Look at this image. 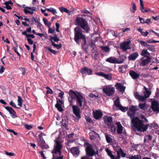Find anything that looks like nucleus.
<instances>
[{
	"label": "nucleus",
	"mask_w": 159,
	"mask_h": 159,
	"mask_svg": "<svg viewBox=\"0 0 159 159\" xmlns=\"http://www.w3.org/2000/svg\"><path fill=\"white\" fill-rule=\"evenodd\" d=\"M68 94V100L70 106H72L73 114L76 116L74 117V120L77 122L81 118V112L79 107H81L82 103H85V98L80 92L71 89L70 90Z\"/></svg>",
	"instance_id": "obj_1"
},
{
	"label": "nucleus",
	"mask_w": 159,
	"mask_h": 159,
	"mask_svg": "<svg viewBox=\"0 0 159 159\" xmlns=\"http://www.w3.org/2000/svg\"><path fill=\"white\" fill-rule=\"evenodd\" d=\"M74 39L77 44L81 45L82 49L86 53L88 54V49L90 44L87 43L85 36L84 34L79 28L76 27L74 30Z\"/></svg>",
	"instance_id": "obj_2"
},
{
	"label": "nucleus",
	"mask_w": 159,
	"mask_h": 159,
	"mask_svg": "<svg viewBox=\"0 0 159 159\" xmlns=\"http://www.w3.org/2000/svg\"><path fill=\"white\" fill-rule=\"evenodd\" d=\"M75 23L84 30L86 33H88L90 28L87 21L83 17H78L75 20Z\"/></svg>",
	"instance_id": "obj_3"
},
{
	"label": "nucleus",
	"mask_w": 159,
	"mask_h": 159,
	"mask_svg": "<svg viewBox=\"0 0 159 159\" xmlns=\"http://www.w3.org/2000/svg\"><path fill=\"white\" fill-rule=\"evenodd\" d=\"M131 123L133 126L138 131L142 132L144 124L143 121L137 117H134L131 120Z\"/></svg>",
	"instance_id": "obj_4"
},
{
	"label": "nucleus",
	"mask_w": 159,
	"mask_h": 159,
	"mask_svg": "<svg viewBox=\"0 0 159 159\" xmlns=\"http://www.w3.org/2000/svg\"><path fill=\"white\" fill-rule=\"evenodd\" d=\"M56 143L54 144L53 149L52 151V156H60L61 154V150L62 148V145L60 142L58 140H55Z\"/></svg>",
	"instance_id": "obj_5"
},
{
	"label": "nucleus",
	"mask_w": 159,
	"mask_h": 159,
	"mask_svg": "<svg viewBox=\"0 0 159 159\" xmlns=\"http://www.w3.org/2000/svg\"><path fill=\"white\" fill-rule=\"evenodd\" d=\"M103 91L108 96L112 95L115 92V89L113 87L104 86L103 88Z\"/></svg>",
	"instance_id": "obj_6"
},
{
	"label": "nucleus",
	"mask_w": 159,
	"mask_h": 159,
	"mask_svg": "<svg viewBox=\"0 0 159 159\" xmlns=\"http://www.w3.org/2000/svg\"><path fill=\"white\" fill-rule=\"evenodd\" d=\"M124 59L120 60L115 57H111L106 60V61L111 64H120L123 63Z\"/></svg>",
	"instance_id": "obj_7"
},
{
	"label": "nucleus",
	"mask_w": 159,
	"mask_h": 159,
	"mask_svg": "<svg viewBox=\"0 0 159 159\" xmlns=\"http://www.w3.org/2000/svg\"><path fill=\"white\" fill-rule=\"evenodd\" d=\"M86 154L89 157H92L94 155V150L93 148L92 145L88 143L85 149Z\"/></svg>",
	"instance_id": "obj_8"
},
{
	"label": "nucleus",
	"mask_w": 159,
	"mask_h": 159,
	"mask_svg": "<svg viewBox=\"0 0 159 159\" xmlns=\"http://www.w3.org/2000/svg\"><path fill=\"white\" fill-rule=\"evenodd\" d=\"M144 57H143L141 58L142 60L140 65L142 66H144L148 64L151 61L152 58L150 57H147L146 59Z\"/></svg>",
	"instance_id": "obj_9"
},
{
	"label": "nucleus",
	"mask_w": 159,
	"mask_h": 159,
	"mask_svg": "<svg viewBox=\"0 0 159 159\" xmlns=\"http://www.w3.org/2000/svg\"><path fill=\"white\" fill-rule=\"evenodd\" d=\"M130 42V41L124 42L120 45V48L125 52L128 49H130V48L129 46Z\"/></svg>",
	"instance_id": "obj_10"
},
{
	"label": "nucleus",
	"mask_w": 159,
	"mask_h": 159,
	"mask_svg": "<svg viewBox=\"0 0 159 159\" xmlns=\"http://www.w3.org/2000/svg\"><path fill=\"white\" fill-rule=\"evenodd\" d=\"M139 110V109L138 108V107L137 106L131 105L129 109V111L132 112V115L129 111H128L127 114L129 116H130V118H131L132 117V115L135 113V112Z\"/></svg>",
	"instance_id": "obj_11"
},
{
	"label": "nucleus",
	"mask_w": 159,
	"mask_h": 159,
	"mask_svg": "<svg viewBox=\"0 0 159 159\" xmlns=\"http://www.w3.org/2000/svg\"><path fill=\"white\" fill-rule=\"evenodd\" d=\"M106 151L107 153V155L109 156L111 159H120V153L119 152H117V156L115 157V156L113 155L112 152L108 148L106 149Z\"/></svg>",
	"instance_id": "obj_12"
},
{
	"label": "nucleus",
	"mask_w": 159,
	"mask_h": 159,
	"mask_svg": "<svg viewBox=\"0 0 159 159\" xmlns=\"http://www.w3.org/2000/svg\"><path fill=\"white\" fill-rule=\"evenodd\" d=\"M104 121L105 123L106 124L108 127H109L110 125L113 124V119L111 116H106V118H104Z\"/></svg>",
	"instance_id": "obj_13"
},
{
	"label": "nucleus",
	"mask_w": 159,
	"mask_h": 159,
	"mask_svg": "<svg viewBox=\"0 0 159 159\" xmlns=\"http://www.w3.org/2000/svg\"><path fill=\"white\" fill-rule=\"evenodd\" d=\"M57 99V102L55 105V107L60 111L62 112L64 110L62 108L61 104L63 103V102L61 101L60 99Z\"/></svg>",
	"instance_id": "obj_14"
},
{
	"label": "nucleus",
	"mask_w": 159,
	"mask_h": 159,
	"mask_svg": "<svg viewBox=\"0 0 159 159\" xmlns=\"http://www.w3.org/2000/svg\"><path fill=\"white\" fill-rule=\"evenodd\" d=\"M93 115L94 118L95 119L98 120L102 117L103 114L101 111L96 110L95 111H93Z\"/></svg>",
	"instance_id": "obj_15"
},
{
	"label": "nucleus",
	"mask_w": 159,
	"mask_h": 159,
	"mask_svg": "<svg viewBox=\"0 0 159 159\" xmlns=\"http://www.w3.org/2000/svg\"><path fill=\"white\" fill-rule=\"evenodd\" d=\"M159 103L157 101H154L152 102L151 108L154 112L157 111L159 108Z\"/></svg>",
	"instance_id": "obj_16"
},
{
	"label": "nucleus",
	"mask_w": 159,
	"mask_h": 159,
	"mask_svg": "<svg viewBox=\"0 0 159 159\" xmlns=\"http://www.w3.org/2000/svg\"><path fill=\"white\" fill-rule=\"evenodd\" d=\"M116 89L121 92L123 93L125 90V87L124 86L122 83H117L115 85Z\"/></svg>",
	"instance_id": "obj_17"
},
{
	"label": "nucleus",
	"mask_w": 159,
	"mask_h": 159,
	"mask_svg": "<svg viewBox=\"0 0 159 159\" xmlns=\"http://www.w3.org/2000/svg\"><path fill=\"white\" fill-rule=\"evenodd\" d=\"M93 71L92 70L89 69L86 67L81 69V72L84 75L86 73L88 75H91L92 74Z\"/></svg>",
	"instance_id": "obj_18"
},
{
	"label": "nucleus",
	"mask_w": 159,
	"mask_h": 159,
	"mask_svg": "<svg viewBox=\"0 0 159 159\" xmlns=\"http://www.w3.org/2000/svg\"><path fill=\"white\" fill-rule=\"evenodd\" d=\"M79 148L78 147H73L70 149V152L73 154L74 156L77 157L80 153Z\"/></svg>",
	"instance_id": "obj_19"
},
{
	"label": "nucleus",
	"mask_w": 159,
	"mask_h": 159,
	"mask_svg": "<svg viewBox=\"0 0 159 159\" xmlns=\"http://www.w3.org/2000/svg\"><path fill=\"white\" fill-rule=\"evenodd\" d=\"M129 75L134 80L138 79L139 76H140L139 74L136 73L133 70H131L129 71Z\"/></svg>",
	"instance_id": "obj_20"
},
{
	"label": "nucleus",
	"mask_w": 159,
	"mask_h": 159,
	"mask_svg": "<svg viewBox=\"0 0 159 159\" xmlns=\"http://www.w3.org/2000/svg\"><path fill=\"white\" fill-rule=\"evenodd\" d=\"M117 125V133L118 134H121L122 133L123 127L120 122H117L116 123Z\"/></svg>",
	"instance_id": "obj_21"
},
{
	"label": "nucleus",
	"mask_w": 159,
	"mask_h": 159,
	"mask_svg": "<svg viewBox=\"0 0 159 159\" xmlns=\"http://www.w3.org/2000/svg\"><path fill=\"white\" fill-rule=\"evenodd\" d=\"M139 56L137 52H135L130 54L128 57V59L129 60L134 61Z\"/></svg>",
	"instance_id": "obj_22"
},
{
	"label": "nucleus",
	"mask_w": 159,
	"mask_h": 159,
	"mask_svg": "<svg viewBox=\"0 0 159 159\" xmlns=\"http://www.w3.org/2000/svg\"><path fill=\"white\" fill-rule=\"evenodd\" d=\"M98 52L97 49L93 51L92 52V57L93 59H94V60L96 61L98 60Z\"/></svg>",
	"instance_id": "obj_23"
},
{
	"label": "nucleus",
	"mask_w": 159,
	"mask_h": 159,
	"mask_svg": "<svg viewBox=\"0 0 159 159\" xmlns=\"http://www.w3.org/2000/svg\"><path fill=\"white\" fill-rule=\"evenodd\" d=\"M40 147L42 149H48L49 147L46 144L45 141L41 139H40Z\"/></svg>",
	"instance_id": "obj_24"
},
{
	"label": "nucleus",
	"mask_w": 159,
	"mask_h": 159,
	"mask_svg": "<svg viewBox=\"0 0 159 159\" xmlns=\"http://www.w3.org/2000/svg\"><path fill=\"white\" fill-rule=\"evenodd\" d=\"M141 55L147 58V57H150V54L147 50L143 49L141 53Z\"/></svg>",
	"instance_id": "obj_25"
},
{
	"label": "nucleus",
	"mask_w": 159,
	"mask_h": 159,
	"mask_svg": "<svg viewBox=\"0 0 159 159\" xmlns=\"http://www.w3.org/2000/svg\"><path fill=\"white\" fill-rule=\"evenodd\" d=\"M5 6V8L7 10H10L11 9V8L9 4L12 5L13 3L11 2V1H8L5 2L3 3Z\"/></svg>",
	"instance_id": "obj_26"
},
{
	"label": "nucleus",
	"mask_w": 159,
	"mask_h": 159,
	"mask_svg": "<svg viewBox=\"0 0 159 159\" xmlns=\"http://www.w3.org/2000/svg\"><path fill=\"white\" fill-rule=\"evenodd\" d=\"M127 67V66L123 65L120 66L118 69L119 71L122 73H124Z\"/></svg>",
	"instance_id": "obj_27"
},
{
	"label": "nucleus",
	"mask_w": 159,
	"mask_h": 159,
	"mask_svg": "<svg viewBox=\"0 0 159 159\" xmlns=\"http://www.w3.org/2000/svg\"><path fill=\"white\" fill-rule=\"evenodd\" d=\"M114 105L119 109L122 105L120 104L119 98H117L114 102Z\"/></svg>",
	"instance_id": "obj_28"
},
{
	"label": "nucleus",
	"mask_w": 159,
	"mask_h": 159,
	"mask_svg": "<svg viewBox=\"0 0 159 159\" xmlns=\"http://www.w3.org/2000/svg\"><path fill=\"white\" fill-rule=\"evenodd\" d=\"M47 10L49 12H52L53 15H55L56 17H57L58 18H59V16H58L56 14V13H57V12L55 9L51 7L47 9Z\"/></svg>",
	"instance_id": "obj_29"
},
{
	"label": "nucleus",
	"mask_w": 159,
	"mask_h": 159,
	"mask_svg": "<svg viewBox=\"0 0 159 159\" xmlns=\"http://www.w3.org/2000/svg\"><path fill=\"white\" fill-rule=\"evenodd\" d=\"M139 19L140 22L142 24L147 23L148 25L150 24L151 23V20L150 19H147L146 20V21H148V22H145L143 18H141L139 16Z\"/></svg>",
	"instance_id": "obj_30"
},
{
	"label": "nucleus",
	"mask_w": 159,
	"mask_h": 159,
	"mask_svg": "<svg viewBox=\"0 0 159 159\" xmlns=\"http://www.w3.org/2000/svg\"><path fill=\"white\" fill-rule=\"evenodd\" d=\"M100 48L103 51L105 52H109L110 51V48L107 46H101Z\"/></svg>",
	"instance_id": "obj_31"
},
{
	"label": "nucleus",
	"mask_w": 159,
	"mask_h": 159,
	"mask_svg": "<svg viewBox=\"0 0 159 159\" xmlns=\"http://www.w3.org/2000/svg\"><path fill=\"white\" fill-rule=\"evenodd\" d=\"M131 6L132 9H130L131 12L132 13H134L137 10V7L135 3L132 2L131 3Z\"/></svg>",
	"instance_id": "obj_32"
},
{
	"label": "nucleus",
	"mask_w": 159,
	"mask_h": 159,
	"mask_svg": "<svg viewBox=\"0 0 159 159\" xmlns=\"http://www.w3.org/2000/svg\"><path fill=\"white\" fill-rule=\"evenodd\" d=\"M53 40L55 42H57L59 40V39L57 37L56 34L54 35V37L52 36L50 37V40L51 41H52Z\"/></svg>",
	"instance_id": "obj_33"
},
{
	"label": "nucleus",
	"mask_w": 159,
	"mask_h": 159,
	"mask_svg": "<svg viewBox=\"0 0 159 159\" xmlns=\"http://www.w3.org/2000/svg\"><path fill=\"white\" fill-rule=\"evenodd\" d=\"M152 124H147L145 125H144L143 127L142 132H144L146 131L148 127L152 128Z\"/></svg>",
	"instance_id": "obj_34"
},
{
	"label": "nucleus",
	"mask_w": 159,
	"mask_h": 159,
	"mask_svg": "<svg viewBox=\"0 0 159 159\" xmlns=\"http://www.w3.org/2000/svg\"><path fill=\"white\" fill-rule=\"evenodd\" d=\"M149 75V72L148 71H146L145 72L142 73V74L140 75V76H143L144 78H145L148 77Z\"/></svg>",
	"instance_id": "obj_35"
},
{
	"label": "nucleus",
	"mask_w": 159,
	"mask_h": 159,
	"mask_svg": "<svg viewBox=\"0 0 159 159\" xmlns=\"http://www.w3.org/2000/svg\"><path fill=\"white\" fill-rule=\"evenodd\" d=\"M18 105L20 107H21L22 106V102L23 101L22 98L20 96H18Z\"/></svg>",
	"instance_id": "obj_36"
},
{
	"label": "nucleus",
	"mask_w": 159,
	"mask_h": 159,
	"mask_svg": "<svg viewBox=\"0 0 159 159\" xmlns=\"http://www.w3.org/2000/svg\"><path fill=\"white\" fill-rule=\"evenodd\" d=\"M22 34L23 35H25L27 38L31 37L32 39H34L35 38V36L33 34H28L27 33H26L25 32H23Z\"/></svg>",
	"instance_id": "obj_37"
},
{
	"label": "nucleus",
	"mask_w": 159,
	"mask_h": 159,
	"mask_svg": "<svg viewBox=\"0 0 159 159\" xmlns=\"http://www.w3.org/2000/svg\"><path fill=\"white\" fill-rule=\"evenodd\" d=\"M110 131L112 133H115L116 131V128L115 126L113 124L110 125Z\"/></svg>",
	"instance_id": "obj_38"
},
{
	"label": "nucleus",
	"mask_w": 159,
	"mask_h": 159,
	"mask_svg": "<svg viewBox=\"0 0 159 159\" xmlns=\"http://www.w3.org/2000/svg\"><path fill=\"white\" fill-rule=\"evenodd\" d=\"M147 47H148V50L153 52L155 51V48L153 45L148 44V46Z\"/></svg>",
	"instance_id": "obj_39"
},
{
	"label": "nucleus",
	"mask_w": 159,
	"mask_h": 159,
	"mask_svg": "<svg viewBox=\"0 0 159 159\" xmlns=\"http://www.w3.org/2000/svg\"><path fill=\"white\" fill-rule=\"evenodd\" d=\"M138 41L142 46L146 47L148 46V44H147V42L142 40H138Z\"/></svg>",
	"instance_id": "obj_40"
},
{
	"label": "nucleus",
	"mask_w": 159,
	"mask_h": 159,
	"mask_svg": "<svg viewBox=\"0 0 159 159\" xmlns=\"http://www.w3.org/2000/svg\"><path fill=\"white\" fill-rule=\"evenodd\" d=\"M9 113L12 118H14L17 117L16 116V113L13 109Z\"/></svg>",
	"instance_id": "obj_41"
},
{
	"label": "nucleus",
	"mask_w": 159,
	"mask_h": 159,
	"mask_svg": "<svg viewBox=\"0 0 159 159\" xmlns=\"http://www.w3.org/2000/svg\"><path fill=\"white\" fill-rule=\"evenodd\" d=\"M90 47L93 50H95L97 49V48L94 43L92 40L90 44Z\"/></svg>",
	"instance_id": "obj_42"
},
{
	"label": "nucleus",
	"mask_w": 159,
	"mask_h": 159,
	"mask_svg": "<svg viewBox=\"0 0 159 159\" xmlns=\"http://www.w3.org/2000/svg\"><path fill=\"white\" fill-rule=\"evenodd\" d=\"M146 107V103H139V107L140 108V109L144 110Z\"/></svg>",
	"instance_id": "obj_43"
},
{
	"label": "nucleus",
	"mask_w": 159,
	"mask_h": 159,
	"mask_svg": "<svg viewBox=\"0 0 159 159\" xmlns=\"http://www.w3.org/2000/svg\"><path fill=\"white\" fill-rule=\"evenodd\" d=\"M43 20L45 25L48 27H50L51 25V23L48 22L47 20L45 18H43Z\"/></svg>",
	"instance_id": "obj_44"
},
{
	"label": "nucleus",
	"mask_w": 159,
	"mask_h": 159,
	"mask_svg": "<svg viewBox=\"0 0 159 159\" xmlns=\"http://www.w3.org/2000/svg\"><path fill=\"white\" fill-rule=\"evenodd\" d=\"M105 137L106 141L108 143H110L112 141V139L109 135L105 134Z\"/></svg>",
	"instance_id": "obj_45"
},
{
	"label": "nucleus",
	"mask_w": 159,
	"mask_h": 159,
	"mask_svg": "<svg viewBox=\"0 0 159 159\" xmlns=\"http://www.w3.org/2000/svg\"><path fill=\"white\" fill-rule=\"evenodd\" d=\"M46 49L49 52H50L51 53H53L54 55H56L57 54V51L52 49L48 47L46 48Z\"/></svg>",
	"instance_id": "obj_46"
},
{
	"label": "nucleus",
	"mask_w": 159,
	"mask_h": 159,
	"mask_svg": "<svg viewBox=\"0 0 159 159\" xmlns=\"http://www.w3.org/2000/svg\"><path fill=\"white\" fill-rule=\"evenodd\" d=\"M151 92L148 90H146V91L144 92V95L145 97L148 98L149 97V95H150Z\"/></svg>",
	"instance_id": "obj_47"
},
{
	"label": "nucleus",
	"mask_w": 159,
	"mask_h": 159,
	"mask_svg": "<svg viewBox=\"0 0 159 159\" xmlns=\"http://www.w3.org/2000/svg\"><path fill=\"white\" fill-rule=\"evenodd\" d=\"M131 159H141V156L139 155H134V156H132L131 157H130Z\"/></svg>",
	"instance_id": "obj_48"
},
{
	"label": "nucleus",
	"mask_w": 159,
	"mask_h": 159,
	"mask_svg": "<svg viewBox=\"0 0 159 159\" xmlns=\"http://www.w3.org/2000/svg\"><path fill=\"white\" fill-rule=\"evenodd\" d=\"M118 109L123 112H125L127 111L128 108L127 107H125L121 106Z\"/></svg>",
	"instance_id": "obj_49"
},
{
	"label": "nucleus",
	"mask_w": 159,
	"mask_h": 159,
	"mask_svg": "<svg viewBox=\"0 0 159 159\" xmlns=\"http://www.w3.org/2000/svg\"><path fill=\"white\" fill-rule=\"evenodd\" d=\"M55 156L54 155L52 156V159H63V156L62 155H61L60 156Z\"/></svg>",
	"instance_id": "obj_50"
},
{
	"label": "nucleus",
	"mask_w": 159,
	"mask_h": 159,
	"mask_svg": "<svg viewBox=\"0 0 159 159\" xmlns=\"http://www.w3.org/2000/svg\"><path fill=\"white\" fill-rule=\"evenodd\" d=\"M147 98L143 96H141L140 95H139V98L138 99L139 101H141V102L144 101L146 100Z\"/></svg>",
	"instance_id": "obj_51"
},
{
	"label": "nucleus",
	"mask_w": 159,
	"mask_h": 159,
	"mask_svg": "<svg viewBox=\"0 0 159 159\" xmlns=\"http://www.w3.org/2000/svg\"><path fill=\"white\" fill-rule=\"evenodd\" d=\"M140 10L142 12V11H143L144 10V7L143 4V1H140Z\"/></svg>",
	"instance_id": "obj_52"
},
{
	"label": "nucleus",
	"mask_w": 159,
	"mask_h": 159,
	"mask_svg": "<svg viewBox=\"0 0 159 159\" xmlns=\"http://www.w3.org/2000/svg\"><path fill=\"white\" fill-rule=\"evenodd\" d=\"M46 89H47V90L46 92L47 94L48 93L50 94H52L53 93V91L49 87H46Z\"/></svg>",
	"instance_id": "obj_53"
},
{
	"label": "nucleus",
	"mask_w": 159,
	"mask_h": 159,
	"mask_svg": "<svg viewBox=\"0 0 159 159\" xmlns=\"http://www.w3.org/2000/svg\"><path fill=\"white\" fill-rule=\"evenodd\" d=\"M104 77L105 78H106V79L108 80H111V79H112L111 76L109 74H105Z\"/></svg>",
	"instance_id": "obj_54"
},
{
	"label": "nucleus",
	"mask_w": 159,
	"mask_h": 159,
	"mask_svg": "<svg viewBox=\"0 0 159 159\" xmlns=\"http://www.w3.org/2000/svg\"><path fill=\"white\" fill-rule=\"evenodd\" d=\"M31 21L33 23L34 22V21H35V23H37L38 24V27H39V26H40V25H39L40 24V23L39 22V21L37 20H36L35 18L34 17H33L31 19Z\"/></svg>",
	"instance_id": "obj_55"
},
{
	"label": "nucleus",
	"mask_w": 159,
	"mask_h": 159,
	"mask_svg": "<svg viewBox=\"0 0 159 159\" xmlns=\"http://www.w3.org/2000/svg\"><path fill=\"white\" fill-rule=\"evenodd\" d=\"M3 107H4L7 111H8L9 113L13 109L12 108L9 106L5 107L3 106Z\"/></svg>",
	"instance_id": "obj_56"
},
{
	"label": "nucleus",
	"mask_w": 159,
	"mask_h": 159,
	"mask_svg": "<svg viewBox=\"0 0 159 159\" xmlns=\"http://www.w3.org/2000/svg\"><path fill=\"white\" fill-rule=\"evenodd\" d=\"M7 130L8 131L12 133L13 134L15 135H17L18 134V133L17 132H15L13 130L10 129H7Z\"/></svg>",
	"instance_id": "obj_57"
},
{
	"label": "nucleus",
	"mask_w": 159,
	"mask_h": 159,
	"mask_svg": "<svg viewBox=\"0 0 159 159\" xmlns=\"http://www.w3.org/2000/svg\"><path fill=\"white\" fill-rule=\"evenodd\" d=\"M89 96L90 98H93V97H95V99H97L98 98V95H96L95 94H94L93 93H91L89 95Z\"/></svg>",
	"instance_id": "obj_58"
},
{
	"label": "nucleus",
	"mask_w": 159,
	"mask_h": 159,
	"mask_svg": "<svg viewBox=\"0 0 159 159\" xmlns=\"http://www.w3.org/2000/svg\"><path fill=\"white\" fill-rule=\"evenodd\" d=\"M17 48H13V49L14 50V52L16 53L18 56L20 58L21 55L20 54V53L18 52L17 51Z\"/></svg>",
	"instance_id": "obj_59"
},
{
	"label": "nucleus",
	"mask_w": 159,
	"mask_h": 159,
	"mask_svg": "<svg viewBox=\"0 0 159 159\" xmlns=\"http://www.w3.org/2000/svg\"><path fill=\"white\" fill-rule=\"evenodd\" d=\"M60 92L58 94V97L61 98H63V96L64 95V93L62 91H60Z\"/></svg>",
	"instance_id": "obj_60"
},
{
	"label": "nucleus",
	"mask_w": 159,
	"mask_h": 159,
	"mask_svg": "<svg viewBox=\"0 0 159 159\" xmlns=\"http://www.w3.org/2000/svg\"><path fill=\"white\" fill-rule=\"evenodd\" d=\"M9 105L15 108H17L16 106V104L13 102V101L11 100V101L9 102Z\"/></svg>",
	"instance_id": "obj_61"
},
{
	"label": "nucleus",
	"mask_w": 159,
	"mask_h": 159,
	"mask_svg": "<svg viewBox=\"0 0 159 159\" xmlns=\"http://www.w3.org/2000/svg\"><path fill=\"white\" fill-rule=\"evenodd\" d=\"M27 39L28 43L32 45L33 44V41L30 38H27Z\"/></svg>",
	"instance_id": "obj_62"
},
{
	"label": "nucleus",
	"mask_w": 159,
	"mask_h": 159,
	"mask_svg": "<svg viewBox=\"0 0 159 159\" xmlns=\"http://www.w3.org/2000/svg\"><path fill=\"white\" fill-rule=\"evenodd\" d=\"M120 151L121 156L123 157H125L126 153L124 152L121 148H120Z\"/></svg>",
	"instance_id": "obj_63"
},
{
	"label": "nucleus",
	"mask_w": 159,
	"mask_h": 159,
	"mask_svg": "<svg viewBox=\"0 0 159 159\" xmlns=\"http://www.w3.org/2000/svg\"><path fill=\"white\" fill-rule=\"evenodd\" d=\"M85 119L86 121L89 123H90L92 121V120L91 118L89 116H86Z\"/></svg>",
	"instance_id": "obj_64"
}]
</instances>
